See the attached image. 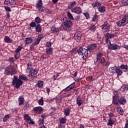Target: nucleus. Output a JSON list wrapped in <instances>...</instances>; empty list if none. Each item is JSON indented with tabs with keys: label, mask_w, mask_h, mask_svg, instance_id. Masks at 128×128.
<instances>
[{
	"label": "nucleus",
	"mask_w": 128,
	"mask_h": 128,
	"mask_svg": "<svg viewBox=\"0 0 128 128\" xmlns=\"http://www.w3.org/2000/svg\"><path fill=\"white\" fill-rule=\"evenodd\" d=\"M44 120H43V119H40L39 120V126H41V128L42 126H44Z\"/></svg>",
	"instance_id": "37"
},
{
	"label": "nucleus",
	"mask_w": 128,
	"mask_h": 128,
	"mask_svg": "<svg viewBox=\"0 0 128 128\" xmlns=\"http://www.w3.org/2000/svg\"><path fill=\"white\" fill-rule=\"evenodd\" d=\"M46 92L48 94H50V90L48 88H46Z\"/></svg>",
	"instance_id": "60"
},
{
	"label": "nucleus",
	"mask_w": 128,
	"mask_h": 128,
	"mask_svg": "<svg viewBox=\"0 0 128 128\" xmlns=\"http://www.w3.org/2000/svg\"><path fill=\"white\" fill-rule=\"evenodd\" d=\"M114 34H110V33H107L106 34L105 37L106 38H114Z\"/></svg>",
	"instance_id": "22"
},
{
	"label": "nucleus",
	"mask_w": 128,
	"mask_h": 128,
	"mask_svg": "<svg viewBox=\"0 0 128 128\" xmlns=\"http://www.w3.org/2000/svg\"><path fill=\"white\" fill-rule=\"evenodd\" d=\"M19 78L20 80H28V77L24 75H20Z\"/></svg>",
	"instance_id": "32"
},
{
	"label": "nucleus",
	"mask_w": 128,
	"mask_h": 128,
	"mask_svg": "<svg viewBox=\"0 0 128 128\" xmlns=\"http://www.w3.org/2000/svg\"><path fill=\"white\" fill-rule=\"evenodd\" d=\"M76 76H78V72H76L74 74V78H76Z\"/></svg>",
	"instance_id": "62"
},
{
	"label": "nucleus",
	"mask_w": 128,
	"mask_h": 128,
	"mask_svg": "<svg viewBox=\"0 0 128 128\" xmlns=\"http://www.w3.org/2000/svg\"><path fill=\"white\" fill-rule=\"evenodd\" d=\"M24 98L22 96H20L18 98V105L20 106L24 104Z\"/></svg>",
	"instance_id": "18"
},
{
	"label": "nucleus",
	"mask_w": 128,
	"mask_h": 128,
	"mask_svg": "<svg viewBox=\"0 0 128 128\" xmlns=\"http://www.w3.org/2000/svg\"><path fill=\"white\" fill-rule=\"evenodd\" d=\"M123 90L124 92H128V85H124Z\"/></svg>",
	"instance_id": "44"
},
{
	"label": "nucleus",
	"mask_w": 128,
	"mask_h": 128,
	"mask_svg": "<svg viewBox=\"0 0 128 128\" xmlns=\"http://www.w3.org/2000/svg\"><path fill=\"white\" fill-rule=\"evenodd\" d=\"M46 46H48V48H50V46H52V42H48L46 44Z\"/></svg>",
	"instance_id": "51"
},
{
	"label": "nucleus",
	"mask_w": 128,
	"mask_h": 128,
	"mask_svg": "<svg viewBox=\"0 0 128 128\" xmlns=\"http://www.w3.org/2000/svg\"><path fill=\"white\" fill-rule=\"evenodd\" d=\"M63 20V30L67 32L70 31V26H72V22L68 18H64Z\"/></svg>",
	"instance_id": "3"
},
{
	"label": "nucleus",
	"mask_w": 128,
	"mask_h": 128,
	"mask_svg": "<svg viewBox=\"0 0 128 128\" xmlns=\"http://www.w3.org/2000/svg\"><path fill=\"white\" fill-rule=\"evenodd\" d=\"M74 40H76V42H80L82 40V32L80 31H78L74 34Z\"/></svg>",
	"instance_id": "10"
},
{
	"label": "nucleus",
	"mask_w": 128,
	"mask_h": 128,
	"mask_svg": "<svg viewBox=\"0 0 128 128\" xmlns=\"http://www.w3.org/2000/svg\"><path fill=\"white\" fill-rule=\"evenodd\" d=\"M4 41L5 42H7L8 44H10L12 42V39H10L8 36H5Z\"/></svg>",
	"instance_id": "20"
},
{
	"label": "nucleus",
	"mask_w": 128,
	"mask_h": 128,
	"mask_svg": "<svg viewBox=\"0 0 128 128\" xmlns=\"http://www.w3.org/2000/svg\"><path fill=\"white\" fill-rule=\"evenodd\" d=\"M124 128H128V120L126 121Z\"/></svg>",
	"instance_id": "59"
},
{
	"label": "nucleus",
	"mask_w": 128,
	"mask_h": 128,
	"mask_svg": "<svg viewBox=\"0 0 128 128\" xmlns=\"http://www.w3.org/2000/svg\"><path fill=\"white\" fill-rule=\"evenodd\" d=\"M98 18V14H96L92 18V22H96V19Z\"/></svg>",
	"instance_id": "42"
},
{
	"label": "nucleus",
	"mask_w": 128,
	"mask_h": 128,
	"mask_svg": "<svg viewBox=\"0 0 128 128\" xmlns=\"http://www.w3.org/2000/svg\"><path fill=\"white\" fill-rule=\"evenodd\" d=\"M9 118H10V115L8 114L6 115L3 118V122H6Z\"/></svg>",
	"instance_id": "39"
},
{
	"label": "nucleus",
	"mask_w": 128,
	"mask_h": 128,
	"mask_svg": "<svg viewBox=\"0 0 128 128\" xmlns=\"http://www.w3.org/2000/svg\"><path fill=\"white\" fill-rule=\"evenodd\" d=\"M51 30L52 32H58V30H60V29H58V28H56L54 26H52Z\"/></svg>",
	"instance_id": "27"
},
{
	"label": "nucleus",
	"mask_w": 128,
	"mask_h": 128,
	"mask_svg": "<svg viewBox=\"0 0 128 128\" xmlns=\"http://www.w3.org/2000/svg\"><path fill=\"white\" fill-rule=\"evenodd\" d=\"M102 30H104L107 32H110V24H108V22H105L102 25Z\"/></svg>",
	"instance_id": "11"
},
{
	"label": "nucleus",
	"mask_w": 128,
	"mask_h": 128,
	"mask_svg": "<svg viewBox=\"0 0 128 128\" xmlns=\"http://www.w3.org/2000/svg\"><path fill=\"white\" fill-rule=\"evenodd\" d=\"M116 68H118V67H116V66L110 68V70H116Z\"/></svg>",
	"instance_id": "58"
},
{
	"label": "nucleus",
	"mask_w": 128,
	"mask_h": 128,
	"mask_svg": "<svg viewBox=\"0 0 128 128\" xmlns=\"http://www.w3.org/2000/svg\"><path fill=\"white\" fill-rule=\"evenodd\" d=\"M40 38L35 39V42L34 43V44L35 46H36V44H40Z\"/></svg>",
	"instance_id": "41"
},
{
	"label": "nucleus",
	"mask_w": 128,
	"mask_h": 128,
	"mask_svg": "<svg viewBox=\"0 0 128 128\" xmlns=\"http://www.w3.org/2000/svg\"><path fill=\"white\" fill-rule=\"evenodd\" d=\"M58 2V0H52L53 4H56Z\"/></svg>",
	"instance_id": "63"
},
{
	"label": "nucleus",
	"mask_w": 128,
	"mask_h": 128,
	"mask_svg": "<svg viewBox=\"0 0 128 128\" xmlns=\"http://www.w3.org/2000/svg\"><path fill=\"white\" fill-rule=\"evenodd\" d=\"M36 30L37 32H42V26H40V24H38L36 26Z\"/></svg>",
	"instance_id": "25"
},
{
	"label": "nucleus",
	"mask_w": 128,
	"mask_h": 128,
	"mask_svg": "<svg viewBox=\"0 0 128 128\" xmlns=\"http://www.w3.org/2000/svg\"><path fill=\"white\" fill-rule=\"evenodd\" d=\"M112 102L114 104H124L126 102V100L124 98L122 97V94H119V95H115L113 96Z\"/></svg>",
	"instance_id": "2"
},
{
	"label": "nucleus",
	"mask_w": 128,
	"mask_h": 128,
	"mask_svg": "<svg viewBox=\"0 0 128 128\" xmlns=\"http://www.w3.org/2000/svg\"><path fill=\"white\" fill-rule=\"evenodd\" d=\"M22 82H24L20 80V79H18V76H14V80L12 82V86H16V88H18L22 84Z\"/></svg>",
	"instance_id": "5"
},
{
	"label": "nucleus",
	"mask_w": 128,
	"mask_h": 128,
	"mask_svg": "<svg viewBox=\"0 0 128 128\" xmlns=\"http://www.w3.org/2000/svg\"><path fill=\"white\" fill-rule=\"evenodd\" d=\"M51 110H52L53 112H56V108L54 107L51 108Z\"/></svg>",
	"instance_id": "64"
},
{
	"label": "nucleus",
	"mask_w": 128,
	"mask_h": 128,
	"mask_svg": "<svg viewBox=\"0 0 128 128\" xmlns=\"http://www.w3.org/2000/svg\"><path fill=\"white\" fill-rule=\"evenodd\" d=\"M88 49L86 50L82 47H80L79 49L77 50L78 54H82V56L83 60H86V58L88 56Z\"/></svg>",
	"instance_id": "4"
},
{
	"label": "nucleus",
	"mask_w": 128,
	"mask_h": 128,
	"mask_svg": "<svg viewBox=\"0 0 128 128\" xmlns=\"http://www.w3.org/2000/svg\"><path fill=\"white\" fill-rule=\"evenodd\" d=\"M122 2L124 6H128V0H122Z\"/></svg>",
	"instance_id": "40"
},
{
	"label": "nucleus",
	"mask_w": 128,
	"mask_h": 128,
	"mask_svg": "<svg viewBox=\"0 0 128 128\" xmlns=\"http://www.w3.org/2000/svg\"><path fill=\"white\" fill-rule=\"evenodd\" d=\"M72 12H74L75 14H81L82 8H80V7H76L72 9Z\"/></svg>",
	"instance_id": "14"
},
{
	"label": "nucleus",
	"mask_w": 128,
	"mask_h": 128,
	"mask_svg": "<svg viewBox=\"0 0 128 128\" xmlns=\"http://www.w3.org/2000/svg\"><path fill=\"white\" fill-rule=\"evenodd\" d=\"M67 16L68 18H70L72 20H74V16H72V14L70 12H67Z\"/></svg>",
	"instance_id": "31"
},
{
	"label": "nucleus",
	"mask_w": 128,
	"mask_h": 128,
	"mask_svg": "<svg viewBox=\"0 0 128 128\" xmlns=\"http://www.w3.org/2000/svg\"><path fill=\"white\" fill-rule=\"evenodd\" d=\"M22 48L21 46H20L15 50V52L16 54H18V53L20 52V50H22Z\"/></svg>",
	"instance_id": "48"
},
{
	"label": "nucleus",
	"mask_w": 128,
	"mask_h": 128,
	"mask_svg": "<svg viewBox=\"0 0 128 128\" xmlns=\"http://www.w3.org/2000/svg\"><path fill=\"white\" fill-rule=\"evenodd\" d=\"M64 114L65 116H68L70 114V108H67L64 110Z\"/></svg>",
	"instance_id": "33"
},
{
	"label": "nucleus",
	"mask_w": 128,
	"mask_h": 128,
	"mask_svg": "<svg viewBox=\"0 0 128 128\" xmlns=\"http://www.w3.org/2000/svg\"><path fill=\"white\" fill-rule=\"evenodd\" d=\"M114 124V122L112 120V118H110L108 120V126H112Z\"/></svg>",
	"instance_id": "28"
},
{
	"label": "nucleus",
	"mask_w": 128,
	"mask_h": 128,
	"mask_svg": "<svg viewBox=\"0 0 128 128\" xmlns=\"http://www.w3.org/2000/svg\"><path fill=\"white\" fill-rule=\"evenodd\" d=\"M106 42H107V44L109 42L110 44H112V43H110V40L108 38H106Z\"/></svg>",
	"instance_id": "61"
},
{
	"label": "nucleus",
	"mask_w": 128,
	"mask_h": 128,
	"mask_svg": "<svg viewBox=\"0 0 128 128\" xmlns=\"http://www.w3.org/2000/svg\"><path fill=\"white\" fill-rule=\"evenodd\" d=\"M104 56V54L102 52H99L98 54L96 55V62H94V64L96 66H98V60H100L102 58V56Z\"/></svg>",
	"instance_id": "13"
},
{
	"label": "nucleus",
	"mask_w": 128,
	"mask_h": 128,
	"mask_svg": "<svg viewBox=\"0 0 128 128\" xmlns=\"http://www.w3.org/2000/svg\"><path fill=\"white\" fill-rule=\"evenodd\" d=\"M128 24L126 21H125L124 19H122L121 20H119L116 22V24L118 26H124Z\"/></svg>",
	"instance_id": "12"
},
{
	"label": "nucleus",
	"mask_w": 128,
	"mask_h": 128,
	"mask_svg": "<svg viewBox=\"0 0 128 128\" xmlns=\"http://www.w3.org/2000/svg\"><path fill=\"white\" fill-rule=\"evenodd\" d=\"M40 10L42 12H45L46 14H48L50 12V10L44 8H42Z\"/></svg>",
	"instance_id": "34"
},
{
	"label": "nucleus",
	"mask_w": 128,
	"mask_h": 128,
	"mask_svg": "<svg viewBox=\"0 0 128 128\" xmlns=\"http://www.w3.org/2000/svg\"><path fill=\"white\" fill-rule=\"evenodd\" d=\"M82 78H76V82H80V80H82Z\"/></svg>",
	"instance_id": "57"
},
{
	"label": "nucleus",
	"mask_w": 128,
	"mask_h": 128,
	"mask_svg": "<svg viewBox=\"0 0 128 128\" xmlns=\"http://www.w3.org/2000/svg\"><path fill=\"white\" fill-rule=\"evenodd\" d=\"M36 26V22H32L30 24V28H34Z\"/></svg>",
	"instance_id": "46"
},
{
	"label": "nucleus",
	"mask_w": 128,
	"mask_h": 128,
	"mask_svg": "<svg viewBox=\"0 0 128 128\" xmlns=\"http://www.w3.org/2000/svg\"><path fill=\"white\" fill-rule=\"evenodd\" d=\"M36 45L34 44V43L33 44H32L30 46V50H34V46Z\"/></svg>",
	"instance_id": "54"
},
{
	"label": "nucleus",
	"mask_w": 128,
	"mask_h": 128,
	"mask_svg": "<svg viewBox=\"0 0 128 128\" xmlns=\"http://www.w3.org/2000/svg\"><path fill=\"white\" fill-rule=\"evenodd\" d=\"M94 8H98L100 12H106V7L102 6V4L98 2H94L92 4Z\"/></svg>",
	"instance_id": "6"
},
{
	"label": "nucleus",
	"mask_w": 128,
	"mask_h": 128,
	"mask_svg": "<svg viewBox=\"0 0 128 128\" xmlns=\"http://www.w3.org/2000/svg\"><path fill=\"white\" fill-rule=\"evenodd\" d=\"M74 84H76V83L74 82L68 86L70 88V90H72V88H74Z\"/></svg>",
	"instance_id": "49"
},
{
	"label": "nucleus",
	"mask_w": 128,
	"mask_h": 128,
	"mask_svg": "<svg viewBox=\"0 0 128 128\" xmlns=\"http://www.w3.org/2000/svg\"><path fill=\"white\" fill-rule=\"evenodd\" d=\"M76 6V1L72 2L68 6V8L72 10L73 8H74Z\"/></svg>",
	"instance_id": "23"
},
{
	"label": "nucleus",
	"mask_w": 128,
	"mask_h": 128,
	"mask_svg": "<svg viewBox=\"0 0 128 128\" xmlns=\"http://www.w3.org/2000/svg\"><path fill=\"white\" fill-rule=\"evenodd\" d=\"M44 86V82L42 81H38L37 84L36 85V86H38V88H42Z\"/></svg>",
	"instance_id": "26"
},
{
	"label": "nucleus",
	"mask_w": 128,
	"mask_h": 128,
	"mask_svg": "<svg viewBox=\"0 0 128 128\" xmlns=\"http://www.w3.org/2000/svg\"><path fill=\"white\" fill-rule=\"evenodd\" d=\"M36 8L38 10V11L42 8V0H38L36 4Z\"/></svg>",
	"instance_id": "15"
},
{
	"label": "nucleus",
	"mask_w": 128,
	"mask_h": 128,
	"mask_svg": "<svg viewBox=\"0 0 128 128\" xmlns=\"http://www.w3.org/2000/svg\"><path fill=\"white\" fill-rule=\"evenodd\" d=\"M122 19H123L124 20H125V22H126L128 23V14L125 15Z\"/></svg>",
	"instance_id": "43"
},
{
	"label": "nucleus",
	"mask_w": 128,
	"mask_h": 128,
	"mask_svg": "<svg viewBox=\"0 0 128 128\" xmlns=\"http://www.w3.org/2000/svg\"><path fill=\"white\" fill-rule=\"evenodd\" d=\"M24 118L27 120H32V118H30V116H28V114H26Z\"/></svg>",
	"instance_id": "47"
},
{
	"label": "nucleus",
	"mask_w": 128,
	"mask_h": 128,
	"mask_svg": "<svg viewBox=\"0 0 128 128\" xmlns=\"http://www.w3.org/2000/svg\"><path fill=\"white\" fill-rule=\"evenodd\" d=\"M5 10L7 12H12V10H10V8L8 6H6L5 7Z\"/></svg>",
	"instance_id": "53"
},
{
	"label": "nucleus",
	"mask_w": 128,
	"mask_h": 128,
	"mask_svg": "<svg viewBox=\"0 0 128 128\" xmlns=\"http://www.w3.org/2000/svg\"><path fill=\"white\" fill-rule=\"evenodd\" d=\"M24 106L26 108H28V102L24 104Z\"/></svg>",
	"instance_id": "56"
},
{
	"label": "nucleus",
	"mask_w": 128,
	"mask_h": 128,
	"mask_svg": "<svg viewBox=\"0 0 128 128\" xmlns=\"http://www.w3.org/2000/svg\"><path fill=\"white\" fill-rule=\"evenodd\" d=\"M6 74H14L16 72V70L13 66H8L5 70Z\"/></svg>",
	"instance_id": "7"
},
{
	"label": "nucleus",
	"mask_w": 128,
	"mask_h": 128,
	"mask_svg": "<svg viewBox=\"0 0 128 128\" xmlns=\"http://www.w3.org/2000/svg\"><path fill=\"white\" fill-rule=\"evenodd\" d=\"M60 124H66V120L64 118H61L60 119Z\"/></svg>",
	"instance_id": "38"
},
{
	"label": "nucleus",
	"mask_w": 128,
	"mask_h": 128,
	"mask_svg": "<svg viewBox=\"0 0 128 128\" xmlns=\"http://www.w3.org/2000/svg\"><path fill=\"white\" fill-rule=\"evenodd\" d=\"M38 103L40 106H44V98L42 97L41 98V99L38 100Z\"/></svg>",
	"instance_id": "36"
},
{
	"label": "nucleus",
	"mask_w": 128,
	"mask_h": 128,
	"mask_svg": "<svg viewBox=\"0 0 128 128\" xmlns=\"http://www.w3.org/2000/svg\"><path fill=\"white\" fill-rule=\"evenodd\" d=\"M108 48L111 50H120V46L116 44H110L108 46Z\"/></svg>",
	"instance_id": "8"
},
{
	"label": "nucleus",
	"mask_w": 128,
	"mask_h": 128,
	"mask_svg": "<svg viewBox=\"0 0 128 128\" xmlns=\"http://www.w3.org/2000/svg\"><path fill=\"white\" fill-rule=\"evenodd\" d=\"M76 102V104H78V106H82V98H80V97L78 96Z\"/></svg>",
	"instance_id": "19"
},
{
	"label": "nucleus",
	"mask_w": 128,
	"mask_h": 128,
	"mask_svg": "<svg viewBox=\"0 0 128 128\" xmlns=\"http://www.w3.org/2000/svg\"><path fill=\"white\" fill-rule=\"evenodd\" d=\"M46 54H52V48H47L46 49Z\"/></svg>",
	"instance_id": "30"
},
{
	"label": "nucleus",
	"mask_w": 128,
	"mask_h": 128,
	"mask_svg": "<svg viewBox=\"0 0 128 128\" xmlns=\"http://www.w3.org/2000/svg\"><path fill=\"white\" fill-rule=\"evenodd\" d=\"M27 66L26 72L27 74L30 72V74L28 75V76L30 77L31 78H36V76H38V70L36 68H32V62H28L27 64Z\"/></svg>",
	"instance_id": "1"
},
{
	"label": "nucleus",
	"mask_w": 128,
	"mask_h": 128,
	"mask_svg": "<svg viewBox=\"0 0 128 128\" xmlns=\"http://www.w3.org/2000/svg\"><path fill=\"white\" fill-rule=\"evenodd\" d=\"M8 62H9L12 64V62H14V58H10Z\"/></svg>",
	"instance_id": "55"
},
{
	"label": "nucleus",
	"mask_w": 128,
	"mask_h": 128,
	"mask_svg": "<svg viewBox=\"0 0 128 128\" xmlns=\"http://www.w3.org/2000/svg\"><path fill=\"white\" fill-rule=\"evenodd\" d=\"M116 72L117 76H120L121 74H122V70H120L118 68H117L116 69Z\"/></svg>",
	"instance_id": "21"
},
{
	"label": "nucleus",
	"mask_w": 128,
	"mask_h": 128,
	"mask_svg": "<svg viewBox=\"0 0 128 128\" xmlns=\"http://www.w3.org/2000/svg\"><path fill=\"white\" fill-rule=\"evenodd\" d=\"M34 112H36V114H40L42 112V108L40 106L36 107L34 108Z\"/></svg>",
	"instance_id": "17"
},
{
	"label": "nucleus",
	"mask_w": 128,
	"mask_h": 128,
	"mask_svg": "<svg viewBox=\"0 0 128 128\" xmlns=\"http://www.w3.org/2000/svg\"><path fill=\"white\" fill-rule=\"evenodd\" d=\"M96 26H94V24H93V25H91V26H90V30H96Z\"/></svg>",
	"instance_id": "50"
},
{
	"label": "nucleus",
	"mask_w": 128,
	"mask_h": 128,
	"mask_svg": "<svg viewBox=\"0 0 128 128\" xmlns=\"http://www.w3.org/2000/svg\"><path fill=\"white\" fill-rule=\"evenodd\" d=\"M94 48H96V44H92L90 46H88V52H92L94 50Z\"/></svg>",
	"instance_id": "16"
},
{
	"label": "nucleus",
	"mask_w": 128,
	"mask_h": 128,
	"mask_svg": "<svg viewBox=\"0 0 128 128\" xmlns=\"http://www.w3.org/2000/svg\"><path fill=\"white\" fill-rule=\"evenodd\" d=\"M32 42V37L27 38H26L25 44H30Z\"/></svg>",
	"instance_id": "24"
},
{
	"label": "nucleus",
	"mask_w": 128,
	"mask_h": 128,
	"mask_svg": "<svg viewBox=\"0 0 128 128\" xmlns=\"http://www.w3.org/2000/svg\"><path fill=\"white\" fill-rule=\"evenodd\" d=\"M120 68H121L122 70H128V65H124V64H122L120 66Z\"/></svg>",
	"instance_id": "35"
},
{
	"label": "nucleus",
	"mask_w": 128,
	"mask_h": 128,
	"mask_svg": "<svg viewBox=\"0 0 128 128\" xmlns=\"http://www.w3.org/2000/svg\"><path fill=\"white\" fill-rule=\"evenodd\" d=\"M70 88L68 87H68H66V88H65L63 90L64 92H70V90L71 89H70Z\"/></svg>",
	"instance_id": "52"
},
{
	"label": "nucleus",
	"mask_w": 128,
	"mask_h": 128,
	"mask_svg": "<svg viewBox=\"0 0 128 128\" xmlns=\"http://www.w3.org/2000/svg\"><path fill=\"white\" fill-rule=\"evenodd\" d=\"M116 110L118 114H124V110H122V107L117 108Z\"/></svg>",
	"instance_id": "29"
},
{
	"label": "nucleus",
	"mask_w": 128,
	"mask_h": 128,
	"mask_svg": "<svg viewBox=\"0 0 128 128\" xmlns=\"http://www.w3.org/2000/svg\"><path fill=\"white\" fill-rule=\"evenodd\" d=\"M97 62H98V63L101 64L103 66H110V62H106V58H101L100 60L97 61Z\"/></svg>",
	"instance_id": "9"
},
{
	"label": "nucleus",
	"mask_w": 128,
	"mask_h": 128,
	"mask_svg": "<svg viewBox=\"0 0 128 128\" xmlns=\"http://www.w3.org/2000/svg\"><path fill=\"white\" fill-rule=\"evenodd\" d=\"M35 21L36 24H40V18L38 16L35 18Z\"/></svg>",
	"instance_id": "45"
}]
</instances>
